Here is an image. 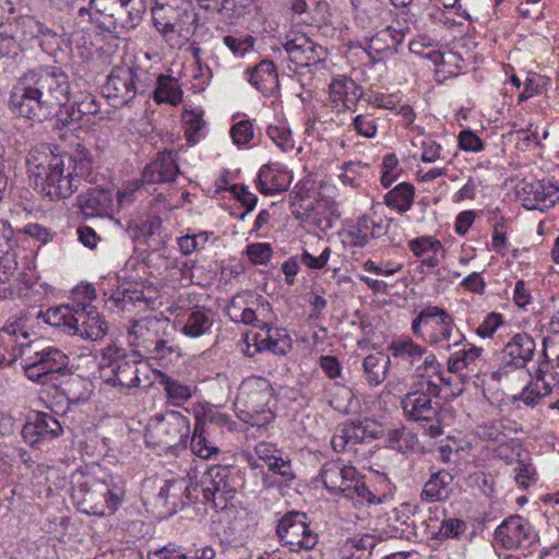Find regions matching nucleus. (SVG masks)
I'll return each mask as SVG.
<instances>
[{
    "label": "nucleus",
    "mask_w": 559,
    "mask_h": 559,
    "mask_svg": "<svg viewBox=\"0 0 559 559\" xmlns=\"http://www.w3.org/2000/svg\"><path fill=\"white\" fill-rule=\"evenodd\" d=\"M26 165L34 188L50 200H57L71 197L81 180L88 178L93 158L82 145L73 153L53 154L48 144H39L29 150Z\"/></svg>",
    "instance_id": "1"
},
{
    "label": "nucleus",
    "mask_w": 559,
    "mask_h": 559,
    "mask_svg": "<svg viewBox=\"0 0 559 559\" xmlns=\"http://www.w3.org/2000/svg\"><path fill=\"white\" fill-rule=\"evenodd\" d=\"M69 98L68 74L58 67L40 66L19 78L10 94L9 108L17 117L44 122L69 103Z\"/></svg>",
    "instance_id": "2"
},
{
    "label": "nucleus",
    "mask_w": 559,
    "mask_h": 559,
    "mask_svg": "<svg viewBox=\"0 0 559 559\" xmlns=\"http://www.w3.org/2000/svg\"><path fill=\"white\" fill-rule=\"evenodd\" d=\"M146 11V0H88L78 10L80 23L88 24L98 33L119 37L134 29Z\"/></svg>",
    "instance_id": "3"
},
{
    "label": "nucleus",
    "mask_w": 559,
    "mask_h": 559,
    "mask_svg": "<svg viewBox=\"0 0 559 559\" xmlns=\"http://www.w3.org/2000/svg\"><path fill=\"white\" fill-rule=\"evenodd\" d=\"M153 23L163 36L177 33L188 37L194 33L199 14L190 0H153Z\"/></svg>",
    "instance_id": "4"
},
{
    "label": "nucleus",
    "mask_w": 559,
    "mask_h": 559,
    "mask_svg": "<svg viewBox=\"0 0 559 559\" xmlns=\"http://www.w3.org/2000/svg\"><path fill=\"white\" fill-rule=\"evenodd\" d=\"M305 512L288 511L280 520L276 526V535L283 546H289L290 551L312 550L318 545L319 537L307 522Z\"/></svg>",
    "instance_id": "5"
},
{
    "label": "nucleus",
    "mask_w": 559,
    "mask_h": 559,
    "mask_svg": "<svg viewBox=\"0 0 559 559\" xmlns=\"http://www.w3.org/2000/svg\"><path fill=\"white\" fill-rule=\"evenodd\" d=\"M100 376L105 382L123 388L140 384L135 361L127 359L119 348H108L99 361Z\"/></svg>",
    "instance_id": "6"
},
{
    "label": "nucleus",
    "mask_w": 559,
    "mask_h": 559,
    "mask_svg": "<svg viewBox=\"0 0 559 559\" xmlns=\"http://www.w3.org/2000/svg\"><path fill=\"white\" fill-rule=\"evenodd\" d=\"M139 82L138 69L115 67L107 76L103 93L112 102L114 107L126 106L141 92Z\"/></svg>",
    "instance_id": "7"
},
{
    "label": "nucleus",
    "mask_w": 559,
    "mask_h": 559,
    "mask_svg": "<svg viewBox=\"0 0 559 559\" xmlns=\"http://www.w3.org/2000/svg\"><path fill=\"white\" fill-rule=\"evenodd\" d=\"M71 328L70 335L90 341L102 340L108 332V323L96 307L85 302L75 304Z\"/></svg>",
    "instance_id": "8"
},
{
    "label": "nucleus",
    "mask_w": 559,
    "mask_h": 559,
    "mask_svg": "<svg viewBox=\"0 0 559 559\" xmlns=\"http://www.w3.org/2000/svg\"><path fill=\"white\" fill-rule=\"evenodd\" d=\"M495 537L503 548H526L537 538L527 520L520 515L506 519L495 531Z\"/></svg>",
    "instance_id": "9"
},
{
    "label": "nucleus",
    "mask_w": 559,
    "mask_h": 559,
    "mask_svg": "<svg viewBox=\"0 0 559 559\" xmlns=\"http://www.w3.org/2000/svg\"><path fill=\"white\" fill-rule=\"evenodd\" d=\"M558 188L554 183L544 180L522 182L516 193L524 207L527 210H548L555 205L558 197Z\"/></svg>",
    "instance_id": "10"
},
{
    "label": "nucleus",
    "mask_w": 559,
    "mask_h": 559,
    "mask_svg": "<svg viewBox=\"0 0 559 559\" xmlns=\"http://www.w3.org/2000/svg\"><path fill=\"white\" fill-rule=\"evenodd\" d=\"M83 490L84 488L81 486L80 491ZM98 497L104 498L105 506L100 509L97 508V504L93 506V513L105 515L107 512L108 514H112L120 507L124 498V488L121 481L115 483L111 480L110 484L96 483L92 488L85 489V502H95Z\"/></svg>",
    "instance_id": "11"
},
{
    "label": "nucleus",
    "mask_w": 559,
    "mask_h": 559,
    "mask_svg": "<svg viewBox=\"0 0 559 559\" xmlns=\"http://www.w3.org/2000/svg\"><path fill=\"white\" fill-rule=\"evenodd\" d=\"M78 206L86 217L111 216L112 193L102 187H91L76 198Z\"/></svg>",
    "instance_id": "12"
},
{
    "label": "nucleus",
    "mask_w": 559,
    "mask_h": 559,
    "mask_svg": "<svg viewBox=\"0 0 559 559\" xmlns=\"http://www.w3.org/2000/svg\"><path fill=\"white\" fill-rule=\"evenodd\" d=\"M283 48L289 61L298 67H308L316 63L320 59L319 50H322L321 46L314 44L304 34L287 36L286 41L283 43Z\"/></svg>",
    "instance_id": "13"
},
{
    "label": "nucleus",
    "mask_w": 559,
    "mask_h": 559,
    "mask_svg": "<svg viewBox=\"0 0 559 559\" xmlns=\"http://www.w3.org/2000/svg\"><path fill=\"white\" fill-rule=\"evenodd\" d=\"M179 167L170 152H160L156 158L146 165L142 173L145 183H165L176 180Z\"/></svg>",
    "instance_id": "14"
},
{
    "label": "nucleus",
    "mask_w": 559,
    "mask_h": 559,
    "mask_svg": "<svg viewBox=\"0 0 559 559\" xmlns=\"http://www.w3.org/2000/svg\"><path fill=\"white\" fill-rule=\"evenodd\" d=\"M302 215L322 233L333 228L335 221L341 216L337 204L329 199L308 204Z\"/></svg>",
    "instance_id": "15"
},
{
    "label": "nucleus",
    "mask_w": 559,
    "mask_h": 559,
    "mask_svg": "<svg viewBox=\"0 0 559 559\" xmlns=\"http://www.w3.org/2000/svg\"><path fill=\"white\" fill-rule=\"evenodd\" d=\"M535 347V341L531 335L518 333L506 344L503 353L510 358L509 364L524 368L533 358Z\"/></svg>",
    "instance_id": "16"
},
{
    "label": "nucleus",
    "mask_w": 559,
    "mask_h": 559,
    "mask_svg": "<svg viewBox=\"0 0 559 559\" xmlns=\"http://www.w3.org/2000/svg\"><path fill=\"white\" fill-rule=\"evenodd\" d=\"M289 183L290 180L287 171L269 165L261 167L257 179V188L264 195L281 193L288 188Z\"/></svg>",
    "instance_id": "17"
},
{
    "label": "nucleus",
    "mask_w": 559,
    "mask_h": 559,
    "mask_svg": "<svg viewBox=\"0 0 559 559\" xmlns=\"http://www.w3.org/2000/svg\"><path fill=\"white\" fill-rule=\"evenodd\" d=\"M249 82L263 94L272 93L278 86V75L273 61L265 59L247 70Z\"/></svg>",
    "instance_id": "18"
},
{
    "label": "nucleus",
    "mask_w": 559,
    "mask_h": 559,
    "mask_svg": "<svg viewBox=\"0 0 559 559\" xmlns=\"http://www.w3.org/2000/svg\"><path fill=\"white\" fill-rule=\"evenodd\" d=\"M452 483L453 476L449 472L442 469L433 473L424 486L420 493L421 500L426 502L447 500L452 492Z\"/></svg>",
    "instance_id": "19"
},
{
    "label": "nucleus",
    "mask_w": 559,
    "mask_h": 559,
    "mask_svg": "<svg viewBox=\"0 0 559 559\" xmlns=\"http://www.w3.org/2000/svg\"><path fill=\"white\" fill-rule=\"evenodd\" d=\"M62 432L61 421H26L22 428L24 439L32 444L39 440L55 439Z\"/></svg>",
    "instance_id": "20"
},
{
    "label": "nucleus",
    "mask_w": 559,
    "mask_h": 559,
    "mask_svg": "<svg viewBox=\"0 0 559 559\" xmlns=\"http://www.w3.org/2000/svg\"><path fill=\"white\" fill-rule=\"evenodd\" d=\"M390 357L382 354H370L362 361L364 372L370 385H379L385 378L390 368Z\"/></svg>",
    "instance_id": "21"
},
{
    "label": "nucleus",
    "mask_w": 559,
    "mask_h": 559,
    "mask_svg": "<svg viewBox=\"0 0 559 559\" xmlns=\"http://www.w3.org/2000/svg\"><path fill=\"white\" fill-rule=\"evenodd\" d=\"M35 357L39 359L50 380L57 379L55 377L56 374L64 373L69 364L68 356L56 347H47L35 353Z\"/></svg>",
    "instance_id": "22"
},
{
    "label": "nucleus",
    "mask_w": 559,
    "mask_h": 559,
    "mask_svg": "<svg viewBox=\"0 0 559 559\" xmlns=\"http://www.w3.org/2000/svg\"><path fill=\"white\" fill-rule=\"evenodd\" d=\"M415 188L413 185L403 182L390 190L384 195V204L396 209L399 212H407L414 202Z\"/></svg>",
    "instance_id": "23"
},
{
    "label": "nucleus",
    "mask_w": 559,
    "mask_h": 559,
    "mask_svg": "<svg viewBox=\"0 0 559 559\" xmlns=\"http://www.w3.org/2000/svg\"><path fill=\"white\" fill-rule=\"evenodd\" d=\"M153 98L157 104L168 103L175 106L181 102L182 91L177 80L170 76L159 75Z\"/></svg>",
    "instance_id": "24"
},
{
    "label": "nucleus",
    "mask_w": 559,
    "mask_h": 559,
    "mask_svg": "<svg viewBox=\"0 0 559 559\" xmlns=\"http://www.w3.org/2000/svg\"><path fill=\"white\" fill-rule=\"evenodd\" d=\"M73 305H61L58 307H51L46 310V312L41 313V317L46 323L49 325L61 329L64 333L70 335L73 313H74Z\"/></svg>",
    "instance_id": "25"
},
{
    "label": "nucleus",
    "mask_w": 559,
    "mask_h": 559,
    "mask_svg": "<svg viewBox=\"0 0 559 559\" xmlns=\"http://www.w3.org/2000/svg\"><path fill=\"white\" fill-rule=\"evenodd\" d=\"M389 352L393 357L401 358L413 365L423 358L427 349L407 337L392 342L389 346Z\"/></svg>",
    "instance_id": "26"
},
{
    "label": "nucleus",
    "mask_w": 559,
    "mask_h": 559,
    "mask_svg": "<svg viewBox=\"0 0 559 559\" xmlns=\"http://www.w3.org/2000/svg\"><path fill=\"white\" fill-rule=\"evenodd\" d=\"M229 474L230 471L226 466H213L207 469L204 479L206 483L214 487L213 490H217L221 492V497L227 501L233 498L234 490L229 484Z\"/></svg>",
    "instance_id": "27"
},
{
    "label": "nucleus",
    "mask_w": 559,
    "mask_h": 559,
    "mask_svg": "<svg viewBox=\"0 0 559 559\" xmlns=\"http://www.w3.org/2000/svg\"><path fill=\"white\" fill-rule=\"evenodd\" d=\"M388 445L402 453L414 451L418 447L417 435L405 427L394 428L388 433Z\"/></svg>",
    "instance_id": "28"
},
{
    "label": "nucleus",
    "mask_w": 559,
    "mask_h": 559,
    "mask_svg": "<svg viewBox=\"0 0 559 559\" xmlns=\"http://www.w3.org/2000/svg\"><path fill=\"white\" fill-rule=\"evenodd\" d=\"M349 466L343 465L340 462H326L321 471L320 477L324 487L332 493H337V488H342V476L346 468Z\"/></svg>",
    "instance_id": "29"
},
{
    "label": "nucleus",
    "mask_w": 559,
    "mask_h": 559,
    "mask_svg": "<svg viewBox=\"0 0 559 559\" xmlns=\"http://www.w3.org/2000/svg\"><path fill=\"white\" fill-rule=\"evenodd\" d=\"M454 329L455 323L453 318L445 320L444 323H439L429 334L428 343L431 345H437L442 343L443 341H450L452 337H454L453 345H460L462 342L465 341V336L457 329L454 332Z\"/></svg>",
    "instance_id": "30"
},
{
    "label": "nucleus",
    "mask_w": 559,
    "mask_h": 559,
    "mask_svg": "<svg viewBox=\"0 0 559 559\" xmlns=\"http://www.w3.org/2000/svg\"><path fill=\"white\" fill-rule=\"evenodd\" d=\"M211 325V320L205 310L197 308L188 314L182 332L188 336L199 337L204 334Z\"/></svg>",
    "instance_id": "31"
},
{
    "label": "nucleus",
    "mask_w": 559,
    "mask_h": 559,
    "mask_svg": "<svg viewBox=\"0 0 559 559\" xmlns=\"http://www.w3.org/2000/svg\"><path fill=\"white\" fill-rule=\"evenodd\" d=\"M403 404L404 412L412 414L411 419H430V417L423 415L431 409V399L428 394L415 392L409 394Z\"/></svg>",
    "instance_id": "32"
},
{
    "label": "nucleus",
    "mask_w": 559,
    "mask_h": 559,
    "mask_svg": "<svg viewBox=\"0 0 559 559\" xmlns=\"http://www.w3.org/2000/svg\"><path fill=\"white\" fill-rule=\"evenodd\" d=\"M112 299L117 307L124 309L127 305L136 306L138 304H146L144 290L136 284L128 285L127 287L120 286L114 294Z\"/></svg>",
    "instance_id": "33"
},
{
    "label": "nucleus",
    "mask_w": 559,
    "mask_h": 559,
    "mask_svg": "<svg viewBox=\"0 0 559 559\" xmlns=\"http://www.w3.org/2000/svg\"><path fill=\"white\" fill-rule=\"evenodd\" d=\"M483 348L471 346L468 349L463 348L453 353L448 359V370L456 373L467 368L481 354Z\"/></svg>",
    "instance_id": "34"
},
{
    "label": "nucleus",
    "mask_w": 559,
    "mask_h": 559,
    "mask_svg": "<svg viewBox=\"0 0 559 559\" xmlns=\"http://www.w3.org/2000/svg\"><path fill=\"white\" fill-rule=\"evenodd\" d=\"M164 424H165V421H154V425L152 427L147 428L146 438L153 439V441L155 443L164 445L165 448H170V447L180 445V444L185 445L187 438H188V433L190 431V426L188 425L189 421H185V425H183L185 431L183 432L179 431V436H175L174 440H170L168 438H155V432H158L162 430L169 432V428L166 427Z\"/></svg>",
    "instance_id": "35"
},
{
    "label": "nucleus",
    "mask_w": 559,
    "mask_h": 559,
    "mask_svg": "<svg viewBox=\"0 0 559 559\" xmlns=\"http://www.w3.org/2000/svg\"><path fill=\"white\" fill-rule=\"evenodd\" d=\"M153 347L148 348L152 358L160 361L162 365L177 361L180 357L179 346L171 344L167 340H157L152 342Z\"/></svg>",
    "instance_id": "36"
},
{
    "label": "nucleus",
    "mask_w": 559,
    "mask_h": 559,
    "mask_svg": "<svg viewBox=\"0 0 559 559\" xmlns=\"http://www.w3.org/2000/svg\"><path fill=\"white\" fill-rule=\"evenodd\" d=\"M205 423L206 421H195L190 443L193 453L201 457L207 459L213 452L217 453L218 449L207 443L204 428Z\"/></svg>",
    "instance_id": "37"
},
{
    "label": "nucleus",
    "mask_w": 559,
    "mask_h": 559,
    "mask_svg": "<svg viewBox=\"0 0 559 559\" xmlns=\"http://www.w3.org/2000/svg\"><path fill=\"white\" fill-rule=\"evenodd\" d=\"M346 237L350 246L364 248L371 239L368 215L359 216L357 222L346 231Z\"/></svg>",
    "instance_id": "38"
},
{
    "label": "nucleus",
    "mask_w": 559,
    "mask_h": 559,
    "mask_svg": "<svg viewBox=\"0 0 559 559\" xmlns=\"http://www.w3.org/2000/svg\"><path fill=\"white\" fill-rule=\"evenodd\" d=\"M368 423L369 421H349L346 423L341 430L343 439V447L349 442L366 443L368 442Z\"/></svg>",
    "instance_id": "39"
},
{
    "label": "nucleus",
    "mask_w": 559,
    "mask_h": 559,
    "mask_svg": "<svg viewBox=\"0 0 559 559\" xmlns=\"http://www.w3.org/2000/svg\"><path fill=\"white\" fill-rule=\"evenodd\" d=\"M355 87V82L347 79H334L330 84V100L336 106L343 103L346 109H352L349 103V90Z\"/></svg>",
    "instance_id": "40"
},
{
    "label": "nucleus",
    "mask_w": 559,
    "mask_h": 559,
    "mask_svg": "<svg viewBox=\"0 0 559 559\" xmlns=\"http://www.w3.org/2000/svg\"><path fill=\"white\" fill-rule=\"evenodd\" d=\"M182 121L186 124V136L188 142L195 144L197 135L204 127L205 122L202 118V111L191 109L182 112Z\"/></svg>",
    "instance_id": "41"
},
{
    "label": "nucleus",
    "mask_w": 559,
    "mask_h": 559,
    "mask_svg": "<svg viewBox=\"0 0 559 559\" xmlns=\"http://www.w3.org/2000/svg\"><path fill=\"white\" fill-rule=\"evenodd\" d=\"M267 136L284 152L294 147L292 132L285 123L271 124L266 129Z\"/></svg>",
    "instance_id": "42"
},
{
    "label": "nucleus",
    "mask_w": 559,
    "mask_h": 559,
    "mask_svg": "<svg viewBox=\"0 0 559 559\" xmlns=\"http://www.w3.org/2000/svg\"><path fill=\"white\" fill-rule=\"evenodd\" d=\"M160 383L164 385L165 391L174 405H180L191 397V390L189 386L179 383L169 377L163 376Z\"/></svg>",
    "instance_id": "43"
},
{
    "label": "nucleus",
    "mask_w": 559,
    "mask_h": 559,
    "mask_svg": "<svg viewBox=\"0 0 559 559\" xmlns=\"http://www.w3.org/2000/svg\"><path fill=\"white\" fill-rule=\"evenodd\" d=\"M467 528V525L464 521L456 518L444 519L439 530L433 533V537L437 539H449V538H457L461 534H463Z\"/></svg>",
    "instance_id": "44"
},
{
    "label": "nucleus",
    "mask_w": 559,
    "mask_h": 559,
    "mask_svg": "<svg viewBox=\"0 0 559 559\" xmlns=\"http://www.w3.org/2000/svg\"><path fill=\"white\" fill-rule=\"evenodd\" d=\"M52 118H55L53 128L59 131L82 120L74 103H66V105L57 110Z\"/></svg>",
    "instance_id": "45"
},
{
    "label": "nucleus",
    "mask_w": 559,
    "mask_h": 559,
    "mask_svg": "<svg viewBox=\"0 0 559 559\" xmlns=\"http://www.w3.org/2000/svg\"><path fill=\"white\" fill-rule=\"evenodd\" d=\"M502 421H483L475 429L480 439L504 443L508 438L502 431Z\"/></svg>",
    "instance_id": "46"
},
{
    "label": "nucleus",
    "mask_w": 559,
    "mask_h": 559,
    "mask_svg": "<svg viewBox=\"0 0 559 559\" xmlns=\"http://www.w3.org/2000/svg\"><path fill=\"white\" fill-rule=\"evenodd\" d=\"M408 247L416 257H423L426 252L437 253L443 250L441 241L431 237H419L408 241Z\"/></svg>",
    "instance_id": "47"
},
{
    "label": "nucleus",
    "mask_w": 559,
    "mask_h": 559,
    "mask_svg": "<svg viewBox=\"0 0 559 559\" xmlns=\"http://www.w3.org/2000/svg\"><path fill=\"white\" fill-rule=\"evenodd\" d=\"M147 559H187V551L182 546L168 543L162 548L150 550Z\"/></svg>",
    "instance_id": "48"
},
{
    "label": "nucleus",
    "mask_w": 559,
    "mask_h": 559,
    "mask_svg": "<svg viewBox=\"0 0 559 559\" xmlns=\"http://www.w3.org/2000/svg\"><path fill=\"white\" fill-rule=\"evenodd\" d=\"M230 136L235 144H247L253 138V127L249 120H241L230 129Z\"/></svg>",
    "instance_id": "49"
},
{
    "label": "nucleus",
    "mask_w": 559,
    "mask_h": 559,
    "mask_svg": "<svg viewBox=\"0 0 559 559\" xmlns=\"http://www.w3.org/2000/svg\"><path fill=\"white\" fill-rule=\"evenodd\" d=\"M247 254L254 264H265L272 257V248L264 242L252 243L247 247Z\"/></svg>",
    "instance_id": "50"
},
{
    "label": "nucleus",
    "mask_w": 559,
    "mask_h": 559,
    "mask_svg": "<svg viewBox=\"0 0 559 559\" xmlns=\"http://www.w3.org/2000/svg\"><path fill=\"white\" fill-rule=\"evenodd\" d=\"M419 314L420 319H424L425 325L429 324L430 322L438 325L439 323H444L445 320L452 318V316L444 309L432 305H426L423 307L419 311Z\"/></svg>",
    "instance_id": "51"
},
{
    "label": "nucleus",
    "mask_w": 559,
    "mask_h": 559,
    "mask_svg": "<svg viewBox=\"0 0 559 559\" xmlns=\"http://www.w3.org/2000/svg\"><path fill=\"white\" fill-rule=\"evenodd\" d=\"M416 372L419 377L439 376L440 380H442L447 384L450 383V380H445L444 378L441 377L442 367L437 361V358L433 354H429V355L425 356L423 364L417 367Z\"/></svg>",
    "instance_id": "52"
},
{
    "label": "nucleus",
    "mask_w": 559,
    "mask_h": 559,
    "mask_svg": "<svg viewBox=\"0 0 559 559\" xmlns=\"http://www.w3.org/2000/svg\"><path fill=\"white\" fill-rule=\"evenodd\" d=\"M253 38L250 35H245L241 37H236L233 35H227L224 37V44L235 53V55H245L250 48L253 47Z\"/></svg>",
    "instance_id": "53"
},
{
    "label": "nucleus",
    "mask_w": 559,
    "mask_h": 559,
    "mask_svg": "<svg viewBox=\"0 0 559 559\" xmlns=\"http://www.w3.org/2000/svg\"><path fill=\"white\" fill-rule=\"evenodd\" d=\"M459 147L466 152H480L484 148L483 141L472 130H463L459 134Z\"/></svg>",
    "instance_id": "54"
},
{
    "label": "nucleus",
    "mask_w": 559,
    "mask_h": 559,
    "mask_svg": "<svg viewBox=\"0 0 559 559\" xmlns=\"http://www.w3.org/2000/svg\"><path fill=\"white\" fill-rule=\"evenodd\" d=\"M503 318L500 313L490 312L477 328L476 333L480 337H490L502 324Z\"/></svg>",
    "instance_id": "55"
},
{
    "label": "nucleus",
    "mask_w": 559,
    "mask_h": 559,
    "mask_svg": "<svg viewBox=\"0 0 559 559\" xmlns=\"http://www.w3.org/2000/svg\"><path fill=\"white\" fill-rule=\"evenodd\" d=\"M234 197L247 209V212L252 211L258 202V197L248 190L245 185H234L230 188Z\"/></svg>",
    "instance_id": "56"
},
{
    "label": "nucleus",
    "mask_w": 559,
    "mask_h": 559,
    "mask_svg": "<svg viewBox=\"0 0 559 559\" xmlns=\"http://www.w3.org/2000/svg\"><path fill=\"white\" fill-rule=\"evenodd\" d=\"M163 223L159 217H152L145 221L135 231L134 238L138 240L145 239L152 236H159L162 234Z\"/></svg>",
    "instance_id": "57"
},
{
    "label": "nucleus",
    "mask_w": 559,
    "mask_h": 559,
    "mask_svg": "<svg viewBox=\"0 0 559 559\" xmlns=\"http://www.w3.org/2000/svg\"><path fill=\"white\" fill-rule=\"evenodd\" d=\"M330 257H331V248L325 247V249L322 251V253L319 257H314L305 250L301 253L300 261L309 269L321 270L326 265Z\"/></svg>",
    "instance_id": "58"
},
{
    "label": "nucleus",
    "mask_w": 559,
    "mask_h": 559,
    "mask_svg": "<svg viewBox=\"0 0 559 559\" xmlns=\"http://www.w3.org/2000/svg\"><path fill=\"white\" fill-rule=\"evenodd\" d=\"M255 337V343L258 348L262 350H269L273 354L277 355H285L286 354V347H288L287 344L283 345L281 342L276 338H274L272 335L266 334L265 336L261 335V341H258V336Z\"/></svg>",
    "instance_id": "59"
},
{
    "label": "nucleus",
    "mask_w": 559,
    "mask_h": 559,
    "mask_svg": "<svg viewBox=\"0 0 559 559\" xmlns=\"http://www.w3.org/2000/svg\"><path fill=\"white\" fill-rule=\"evenodd\" d=\"M353 127L358 134L365 138H372L377 133V124L374 121L362 115H358L354 118Z\"/></svg>",
    "instance_id": "60"
},
{
    "label": "nucleus",
    "mask_w": 559,
    "mask_h": 559,
    "mask_svg": "<svg viewBox=\"0 0 559 559\" xmlns=\"http://www.w3.org/2000/svg\"><path fill=\"white\" fill-rule=\"evenodd\" d=\"M25 374L29 380L38 383L45 384L50 381L37 357H34V360L25 366Z\"/></svg>",
    "instance_id": "61"
},
{
    "label": "nucleus",
    "mask_w": 559,
    "mask_h": 559,
    "mask_svg": "<svg viewBox=\"0 0 559 559\" xmlns=\"http://www.w3.org/2000/svg\"><path fill=\"white\" fill-rule=\"evenodd\" d=\"M460 285L464 289L478 295L484 294L486 288V283L478 272H473L464 277Z\"/></svg>",
    "instance_id": "62"
},
{
    "label": "nucleus",
    "mask_w": 559,
    "mask_h": 559,
    "mask_svg": "<svg viewBox=\"0 0 559 559\" xmlns=\"http://www.w3.org/2000/svg\"><path fill=\"white\" fill-rule=\"evenodd\" d=\"M80 114L81 119L87 115H96L99 110L98 102L96 97L87 94L80 102L74 103Z\"/></svg>",
    "instance_id": "63"
},
{
    "label": "nucleus",
    "mask_w": 559,
    "mask_h": 559,
    "mask_svg": "<svg viewBox=\"0 0 559 559\" xmlns=\"http://www.w3.org/2000/svg\"><path fill=\"white\" fill-rule=\"evenodd\" d=\"M320 367L322 368L324 373L331 379H336L341 377V362L334 356H321Z\"/></svg>",
    "instance_id": "64"
}]
</instances>
